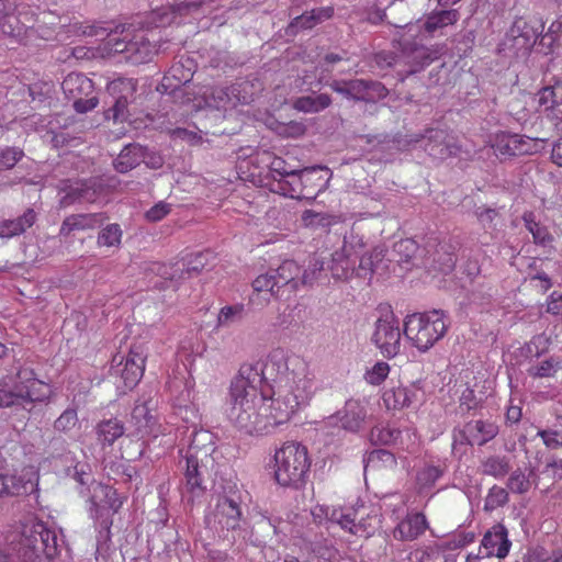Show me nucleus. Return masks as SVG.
<instances>
[{
  "mask_svg": "<svg viewBox=\"0 0 562 562\" xmlns=\"http://www.w3.org/2000/svg\"><path fill=\"white\" fill-rule=\"evenodd\" d=\"M260 383L270 389V408L280 424H284L308 405L315 393L314 375L300 358H286L281 349L272 350L263 362L254 363Z\"/></svg>",
  "mask_w": 562,
  "mask_h": 562,
  "instance_id": "1",
  "label": "nucleus"
},
{
  "mask_svg": "<svg viewBox=\"0 0 562 562\" xmlns=\"http://www.w3.org/2000/svg\"><path fill=\"white\" fill-rule=\"evenodd\" d=\"M258 372L254 363H244L229 386L228 418L247 435H267L281 425L270 408L268 392H259Z\"/></svg>",
  "mask_w": 562,
  "mask_h": 562,
  "instance_id": "2",
  "label": "nucleus"
},
{
  "mask_svg": "<svg viewBox=\"0 0 562 562\" xmlns=\"http://www.w3.org/2000/svg\"><path fill=\"white\" fill-rule=\"evenodd\" d=\"M206 522L232 544L245 543L249 537L248 522L240 502L234 496H220Z\"/></svg>",
  "mask_w": 562,
  "mask_h": 562,
  "instance_id": "3",
  "label": "nucleus"
},
{
  "mask_svg": "<svg viewBox=\"0 0 562 562\" xmlns=\"http://www.w3.org/2000/svg\"><path fill=\"white\" fill-rule=\"evenodd\" d=\"M448 326L446 313L432 310L407 315L403 333L414 347L420 352H426L446 335Z\"/></svg>",
  "mask_w": 562,
  "mask_h": 562,
  "instance_id": "4",
  "label": "nucleus"
},
{
  "mask_svg": "<svg viewBox=\"0 0 562 562\" xmlns=\"http://www.w3.org/2000/svg\"><path fill=\"white\" fill-rule=\"evenodd\" d=\"M311 467L307 449L297 442H286L274 453V479L283 487L300 488Z\"/></svg>",
  "mask_w": 562,
  "mask_h": 562,
  "instance_id": "5",
  "label": "nucleus"
},
{
  "mask_svg": "<svg viewBox=\"0 0 562 562\" xmlns=\"http://www.w3.org/2000/svg\"><path fill=\"white\" fill-rule=\"evenodd\" d=\"M254 85L248 80H240L231 86L207 87L203 92V100L207 108L227 111L238 104H249L254 101Z\"/></svg>",
  "mask_w": 562,
  "mask_h": 562,
  "instance_id": "6",
  "label": "nucleus"
},
{
  "mask_svg": "<svg viewBox=\"0 0 562 562\" xmlns=\"http://www.w3.org/2000/svg\"><path fill=\"white\" fill-rule=\"evenodd\" d=\"M199 459L196 457L184 458V479L181 490L182 498L188 503H194L202 497L207 484L212 482V474L215 468V459Z\"/></svg>",
  "mask_w": 562,
  "mask_h": 562,
  "instance_id": "7",
  "label": "nucleus"
},
{
  "mask_svg": "<svg viewBox=\"0 0 562 562\" xmlns=\"http://www.w3.org/2000/svg\"><path fill=\"white\" fill-rule=\"evenodd\" d=\"M363 248L364 241L361 236L353 233L345 235L341 247L331 254L327 265L331 277L336 280H348L355 277L356 263Z\"/></svg>",
  "mask_w": 562,
  "mask_h": 562,
  "instance_id": "8",
  "label": "nucleus"
},
{
  "mask_svg": "<svg viewBox=\"0 0 562 562\" xmlns=\"http://www.w3.org/2000/svg\"><path fill=\"white\" fill-rule=\"evenodd\" d=\"M329 88L356 102L374 103L389 94L383 83L368 79L333 80Z\"/></svg>",
  "mask_w": 562,
  "mask_h": 562,
  "instance_id": "9",
  "label": "nucleus"
},
{
  "mask_svg": "<svg viewBox=\"0 0 562 562\" xmlns=\"http://www.w3.org/2000/svg\"><path fill=\"white\" fill-rule=\"evenodd\" d=\"M145 359L144 346L134 345L126 357L115 356L113 358L110 374L113 378H120L123 387L131 390L137 385L144 374Z\"/></svg>",
  "mask_w": 562,
  "mask_h": 562,
  "instance_id": "10",
  "label": "nucleus"
},
{
  "mask_svg": "<svg viewBox=\"0 0 562 562\" xmlns=\"http://www.w3.org/2000/svg\"><path fill=\"white\" fill-rule=\"evenodd\" d=\"M401 336L398 318L387 311L375 322L372 341L384 357L393 358L401 350Z\"/></svg>",
  "mask_w": 562,
  "mask_h": 562,
  "instance_id": "11",
  "label": "nucleus"
},
{
  "mask_svg": "<svg viewBox=\"0 0 562 562\" xmlns=\"http://www.w3.org/2000/svg\"><path fill=\"white\" fill-rule=\"evenodd\" d=\"M155 395L156 393L153 390L143 393L132 411L131 423L135 427L136 435L140 438H157L159 435H164L161 426L158 425L156 417L151 414L157 405Z\"/></svg>",
  "mask_w": 562,
  "mask_h": 562,
  "instance_id": "12",
  "label": "nucleus"
},
{
  "mask_svg": "<svg viewBox=\"0 0 562 562\" xmlns=\"http://www.w3.org/2000/svg\"><path fill=\"white\" fill-rule=\"evenodd\" d=\"M542 30V24L535 26L519 18L513 23L506 33L503 45L505 49L509 50L516 57H526L537 43Z\"/></svg>",
  "mask_w": 562,
  "mask_h": 562,
  "instance_id": "13",
  "label": "nucleus"
},
{
  "mask_svg": "<svg viewBox=\"0 0 562 562\" xmlns=\"http://www.w3.org/2000/svg\"><path fill=\"white\" fill-rule=\"evenodd\" d=\"M137 81L133 78H117L108 85V91L113 97V105L105 112L106 119L124 122L130 117L128 104L135 99Z\"/></svg>",
  "mask_w": 562,
  "mask_h": 562,
  "instance_id": "14",
  "label": "nucleus"
},
{
  "mask_svg": "<svg viewBox=\"0 0 562 562\" xmlns=\"http://www.w3.org/2000/svg\"><path fill=\"white\" fill-rule=\"evenodd\" d=\"M498 425L492 420H470L462 428L453 430L452 449L458 446H484L498 435Z\"/></svg>",
  "mask_w": 562,
  "mask_h": 562,
  "instance_id": "15",
  "label": "nucleus"
},
{
  "mask_svg": "<svg viewBox=\"0 0 562 562\" xmlns=\"http://www.w3.org/2000/svg\"><path fill=\"white\" fill-rule=\"evenodd\" d=\"M397 43L401 65L408 67V75L422 71L425 67L429 66L435 59H437L435 50L418 44L415 41L401 37Z\"/></svg>",
  "mask_w": 562,
  "mask_h": 562,
  "instance_id": "16",
  "label": "nucleus"
},
{
  "mask_svg": "<svg viewBox=\"0 0 562 562\" xmlns=\"http://www.w3.org/2000/svg\"><path fill=\"white\" fill-rule=\"evenodd\" d=\"M78 32L86 36L100 37L103 43L102 52L106 55L122 54L127 61V48H130V41L116 37L115 35L124 32V26L116 25L113 27L111 24H88L80 25Z\"/></svg>",
  "mask_w": 562,
  "mask_h": 562,
  "instance_id": "17",
  "label": "nucleus"
},
{
  "mask_svg": "<svg viewBox=\"0 0 562 562\" xmlns=\"http://www.w3.org/2000/svg\"><path fill=\"white\" fill-rule=\"evenodd\" d=\"M146 272L155 276L156 280H150V282L159 290L170 288L176 290L182 280L190 279L182 259L170 265L151 262L146 268Z\"/></svg>",
  "mask_w": 562,
  "mask_h": 562,
  "instance_id": "18",
  "label": "nucleus"
},
{
  "mask_svg": "<svg viewBox=\"0 0 562 562\" xmlns=\"http://www.w3.org/2000/svg\"><path fill=\"white\" fill-rule=\"evenodd\" d=\"M537 142L517 134L502 133L496 135L492 145L497 157L531 155L537 151Z\"/></svg>",
  "mask_w": 562,
  "mask_h": 562,
  "instance_id": "19",
  "label": "nucleus"
},
{
  "mask_svg": "<svg viewBox=\"0 0 562 562\" xmlns=\"http://www.w3.org/2000/svg\"><path fill=\"white\" fill-rule=\"evenodd\" d=\"M19 383L14 386V396L23 403L44 402L49 396V387L34 376L31 369L18 373Z\"/></svg>",
  "mask_w": 562,
  "mask_h": 562,
  "instance_id": "20",
  "label": "nucleus"
},
{
  "mask_svg": "<svg viewBox=\"0 0 562 562\" xmlns=\"http://www.w3.org/2000/svg\"><path fill=\"white\" fill-rule=\"evenodd\" d=\"M183 445H187V452L184 458L196 457L199 459H214L215 452V437L205 429H199L196 426L187 427L186 436L182 438Z\"/></svg>",
  "mask_w": 562,
  "mask_h": 562,
  "instance_id": "21",
  "label": "nucleus"
},
{
  "mask_svg": "<svg viewBox=\"0 0 562 562\" xmlns=\"http://www.w3.org/2000/svg\"><path fill=\"white\" fill-rule=\"evenodd\" d=\"M213 0H210L212 2ZM209 3V0L181 2L175 5L161 7L150 12L147 23L150 26L162 27L176 22L178 16L198 11Z\"/></svg>",
  "mask_w": 562,
  "mask_h": 562,
  "instance_id": "22",
  "label": "nucleus"
},
{
  "mask_svg": "<svg viewBox=\"0 0 562 562\" xmlns=\"http://www.w3.org/2000/svg\"><path fill=\"white\" fill-rule=\"evenodd\" d=\"M510 547L512 542L508 539L506 527L502 524H496L484 535L480 552L484 551V557L486 558L496 557L504 559L508 555Z\"/></svg>",
  "mask_w": 562,
  "mask_h": 562,
  "instance_id": "23",
  "label": "nucleus"
},
{
  "mask_svg": "<svg viewBox=\"0 0 562 562\" xmlns=\"http://www.w3.org/2000/svg\"><path fill=\"white\" fill-rule=\"evenodd\" d=\"M367 416L366 404L359 400L351 398L345 403L342 409L337 412L335 416H330L329 420H339L342 429L358 432L363 427Z\"/></svg>",
  "mask_w": 562,
  "mask_h": 562,
  "instance_id": "24",
  "label": "nucleus"
},
{
  "mask_svg": "<svg viewBox=\"0 0 562 562\" xmlns=\"http://www.w3.org/2000/svg\"><path fill=\"white\" fill-rule=\"evenodd\" d=\"M102 192L101 184L97 180L76 182L66 187L65 195L60 199L61 206H69L76 202L92 203Z\"/></svg>",
  "mask_w": 562,
  "mask_h": 562,
  "instance_id": "25",
  "label": "nucleus"
},
{
  "mask_svg": "<svg viewBox=\"0 0 562 562\" xmlns=\"http://www.w3.org/2000/svg\"><path fill=\"white\" fill-rule=\"evenodd\" d=\"M447 138L448 136L445 131L429 128L425 135H422L424 149L437 159H446L457 153V146L450 144Z\"/></svg>",
  "mask_w": 562,
  "mask_h": 562,
  "instance_id": "26",
  "label": "nucleus"
},
{
  "mask_svg": "<svg viewBox=\"0 0 562 562\" xmlns=\"http://www.w3.org/2000/svg\"><path fill=\"white\" fill-rule=\"evenodd\" d=\"M420 389L416 384L386 389L382 400L387 409H403L418 400Z\"/></svg>",
  "mask_w": 562,
  "mask_h": 562,
  "instance_id": "27",
  "label": "nucleus"
},
{
  "mask_svg": "<svg viewBox=\"0 0 562 562\" xmlns=\"http://www.w3.org/2000/svg\"><path fill=\"white\" fill-rule=\"evenodd\" d=\"M334 16L333 7L315 8L305 11L301 15L295 16L288 25L286 32L295 35L300 31L311 30L314 26L331 19Z\"/></svg>",
  "mask_w": 562,
  "mask_h": 562,
  "instance_id": "28",
  "label": "nucleus"
},
{
  "mask_svg": "<svg viewBox=\"0 0 562 562\" xmlns=\"http://www.w3.org/2000/svg\"><path fill=\"white\" fill-rule=\"evenodd\" d=\"M428 528L424 514L407 515L395 528L394 537L402 541H413L423 535Z\"/></svg>",
  "mask_w": 562,
  "mask_h": 562,
  "instance_id": "29",
  "label": "nucleus"
},
{
  "mask_svg": "<svg viewBox=\"0 0 562 562\" xmlns=\"http://www.w3.org/2000/svg\"><path fill=\"white\" fill-rule=\"evenodd\" d=\"M37 221V213L27 207L22 215L12 220L0 221V238H13L24 234Z\"/></svg>",
  "mask_w": 562,
  "mask_h": 562,
  "instance_id": "30",
  "label": "nucleus"
},
{
  "mask_svg": "<svg viewBox=\"0 0 562 562\" xmlns=\"http://www.w3.org/2000/svg\"><path fill=\"white\" fill-rule=\"evenodd\" d=\"M105 217L102 213L72 214L67 216L60 226V235L68 236L75 231H89L100 227Z\"/></svg>",
  "mask_w": 562,
  "mask_h": 562,
  "instance_id": "31",
  "label": "nucleus"
},
{
  "mask_svg": "<svg viewBox=\"0 0 562 562\" xmlns=\"http://www.w3.org/2000/svg\"><path fill=\"white\" fill-rule=\"evenodd\" d=\"M270 270L280 291L288 289L294 292L300 288L301 267L296 261L284 260L277 269Z\"/></svg>",
  "mask_w": 562,
  "mask_h": 562,
  "instance_id": "32",
  "label": "nucleus"
},
{
  "mask_svg": "<svg viewBox=\"0 0 562 562\" xmlns=\"http://www.w3.org/2000/svg\"><path fill=\"white\" fill-rule=\"evenodd\" d=\"M148 153L139 144L126 145L113 161L114 169L121 173H126L145 161Z\"/></svg>",
  "mask_w": 562,
  "mask_h": 562,
  "instance_id": "33",
  "label": "nucleus"
},
{
  "mask_svg": "<svg viewBox=\"0 0 562 562\" xmlns=\"http://www.w3.org/2000/svg\"><path fill=\"white\" fill-rule=\"evenodd\" d=\"M91 516L98 515L100 507H109L113 512H117L123 502L117 497V493L114 488L103 485V484H94L93 485V494L90 497Z\"/></svg>",
  "mask_w": 562,
  "mask_h": 562,
  "instance_id": "34",
  "label": "nucleus"
},
{
  "mask_svg": "<svg viewBox=\"0 0 562 562\" xmlns=\"http://www.w3.org/2000/svg\"><path fill=\"white\" fill-rule=\"evenodd\" d=\"M157 54L156 44L143 34L135 35L130 41L127 48V61L134 65L149 61Z\"/></svg>",
  "mask_w": 562,
  "mask_h": 562,
  "instance_id": "35",
  "label": "nucleus"
},
{
  "mask_svg": "<svg viewBox=\"0 0 562 562\" xmlns=\"http://www.w3.org/2000/svg\"><path fill=\"white\" fill-rule=\"evenodd\" d=\"M16 548H21V553L25 557V561L36 562L43 554L40 549L42 541L38 536H35V524L27 530H24L21 536H13L12 540Z\"/></svg>",
  "mask_w": 562,
  "mask_h": 562,
  "instance_id": "36",
  "label": "nucleus"
},
{
  "mask_svg": "<svg viewBox=\"0 0 562 562\" xmlns=\"http://www.w3.org/2000/svg\"><path fill=\"white\" fill-rule=\"evenodd\" d=\"M271 191L291 199H306L302 180V169H294L293 175H289L285 179H278L277 182H272Z\"/></svg>",
  "mask_w": 562,
  "mask_h": 562,
  "instance_id": "37",
  "label": "nucleus"
},
{
  "mask_svg": "<svg viewBox=\"0 0 562 562\" xmlns=\"http://www.w3.org/2000/svg\"><path fill=\"white\" fill-rule=\"evenodd\" d=\"M61 88L69 100H74L79 97H89L94 90L92 80L78 72L69 74L64 79Z\"/></svg>",
  "mask_w": 562,
  "mask_h": 562,
  "instance_id": "38",
  "label": "nucleus"
},
{
  "mask_svg": "<svg viewBox=\"0 0 562 562\" xmlns=\"http://www.w3.org/2000/svg\"><path fill=\"white\" fill-rule=\"evenodd\" d=\"M323 170L324 168L319 166L302 169V180L306 193V199L314 200L319 192L325 190L329 177L324 178L322 175H319V172ZM325 170L328 171L327 168H325Z\"/></svg>",
  "mask_w": 562,
  "mask_h": 562,
  "instance_id": "39",
  "label": "nucleus"
},
{
  "mask_svg": "<svg viewBox=\"0 0 562 562\" xmlns=\"http://www.w3.org/2000/svg\"><path fill=\"white\" fill-rule=\"evenodd\" d=\"M510 461L507 456L491 454L481 460L480 471L494 479H503L510 472Z\"/></svg>",
  "mask_w": 562,
  "mask_h": 562,
  "instance_id": "40",
  "label": "nucleus"
},
{
  "mask_svg": "<svg viewBox=\"0 0 562 562\" xmlns=\"http://www.w3.org/2000/svg\"><path fill=\"white\" fill-rule=\"evenodd\" d=\"M32 483L22 476L9 473H0V497H13L29 492Z\"/></svg>",
  "mask_w": 562,
  "mask_h": 562,
  "instance_id": "41",
  "label": "nucleus"
},
{
  "mask_svg": "<svg viewBox=\"0 0 562 562\" xmlns=\"http://www.w3.org/2000/svg\"><path fill=\"white\" fill-rule=\"evenodd\" d=\"M448 470L446 461H431L425 463V465L417 472V483L422 488H429L443 475Z\"/></svg>",
  "mask_w": 562,
  "mask_h": 562,
  "instance_id": "42",
  "label": "nucleus"
},
{
  "mask_svg": "<svg viewBox=\"0 0 562 562\" xmlns=\"http://www.w3.org/2000/svg\"><path fill=\"white\" fill-rule=\"evenodd\" d=\"M331 104V98L327 93L303 95L294 100L295 110L304 113H318Z\"/></svg>",
  "mask_w": 562,
  "mask_h": 562,
  "instance_id": "43",
  "label": "nucleus"
},
{
  "mask_svg": "<svg viewBox=\"0 0 562 562\" xmlns=\"http://www.w3.org/2000/svg\"><path fill=\"white\" fill-rule=\"evenodd\" d=\"M124 425L116 418L102 420L97 426L98 441L103 446H112L116 439L123 436Z\"/></svg>",
  "mask_w": 562,
  "mask_h": 562,
  "instance_id": "44",
  "label": "nucleus"
},
{
  "mask_svg": "<svg viewBox=\"0 0 562 562\" xmlns=\"http://www.w3.org/2000/svg\"><path fill=\"white\" fill-rule=\"evenodd\" d=\"M359 509L360 514L356 522L357 533L355 535L360 537H370L380 527V515L374 509L369 512H367L364 507Z\"/></svg>",
  "mask_w": 562,
  "mask_h": 562,
  "instance_id": "45",
  "label": "nucleus"
},
{
  "mask_svg": "<svg viewBox=\"0 0 562 562\" xmlns=\"http://www.w3.org/2000/svg\"><path fill=\"white\" fill-rule=\"evenodd\" d=\"M532 476V470H529V472L526 473V471L518 468L510 472L506 482V487L514 494H527L533 484L531 480Z\"/></svg>",
  "mask_w": 562,
  "mask_h": 562,
  "instance_id": "46",
  "label": "nucleus"
},
{
  "mask_svg": "<svg viewBox=\"0 0 562 562\" xmlns=\"http://www.w3.org/2000/svg\"><path fill=\"white\" fill-rule=\"evenodd\" d=\"M245 317L244 304H233L223 306L216 318V329L228 328L235 324L240 323Z\"/></svg>",
  "mask_w": 562,
  "mask_h": 562,
  "instance_id": "47",
  "label": "nucleus"
},
{
  "mask_svg": "<svg viewBox=\"0 0 562 562\" xmlns=\"http://www.w3.org/2000/svg\"><path fill=\"white\" fill-rule=\"evenodd\" d=\"M525 227L532 235L533 243L541 246H547L553 240L552 235L548 228L536 221V216L532 212H526L522 215Z\"/></svg>",
  "mask_w": 562,
  "mask_h": 562,
  "instance_id": "48",
  "label": "nucleus"
},
{
  "mask_svg": "<svg viewBox=\"0 0 562 562\" xmlns=\"http://www.w3.org/2000/svg\"><path fill=\"white\" fill-rule=\"evenodd\" d=\"M459 19L457 10H440L430 13L425 22V30L427 32H435L439 29L454 24Z\"/></svg>",
  "mask_w": 562,
  "mask_h": 562,
  "instance_id": "49",
  "label": "nucleus"
},
{
  "mask_svg": "<svg viewBox=\"0 0 562 562\" xmlns=\"http://www.w3.org/2000/svg\"><path fill=\"white\" fill-rule=\"evenodd\" d=\"M35 536L40 537L42 541L40 549H42L46 558H52L57 553V536L53 530L48 529L44 522L35 524Z\"/></svg>",
  "mask_w": 562,
  "mask_h": 562,
  "instance_id": "50",
  "label": "nucleus"
},
{
  "mask_svg": "<svg viewBox=\"0 0 562 562\" xmlns=\"http://www.w3.org/2000/svg\"><path fill=\"white\" fill-rule=\"evenodd\" d=\"M538 103L546 111L562 103V82L547 86L538 92Z\"/></svg>",
  "mask_w": 562,
  "mask_h": 562,
  "instance_id": "51",
  "label": "nucleus"
},
{
  "mask_svg": "<svg viewBox=\"0 0 562 562\" xmlns=\"http://www.w3.org/2000/svg\"><path fill=\"white\" fill-rule=\"evenodd\" d=\"M360 514V509L348 508V509H333L329 514V520L338 524L342 529L350 533H357L356 522Z\"/></svg>",
  "mask_w": 562,
  "mask_h": 562,
  "instance_id": "52",
  "label": "nucleus"
},
{
  "mask_svg": "<svg viewBox=\"0 0 562 562\" xmlns=\"http://www.w3.org/2000/svg\"><path fill=\"white\" fill-rule=\"evenodd\" d=\"M561 369V360L558 357H550L537 364L531 366L527 372L533 379L553 378Z\"/></svg>",
  "mask_w": 562,
  "mask_h": 562,
  "instance_id": "53",
  "label": "nucleus"
},
{
  "mask_svg": "<svg viewBox=\"0 0 562 562\" xmlns=\"http://www.w3.org/2000/svg\"><path fill=\"white\" fill-rule=\"evenodd\" d=\"M0 31L3 35L10 36L21 43L24 35L27 33V27L20 22L14 13H9L4 19L0 20Z\"/></svg>",
  "mask_w": 562,
  "mask_h": 562,
  "instance_id": "54",
  "label": "nucleus"
},
{
  "mask_svg": "<svg viewBox=\"0 0 562 562\" xmlns=\"http://www.w3.org/2000/svg\"><path fill=\"white\" fill-rule=\"evenodd\" d=\"M364 469L372 468L378 470L380 468H394L396 465V459L392 452L385 449H375L369 452L364 459Z\"/></svg>",
  "mask_w": 562,
  "mask_h": 562,
  "instance_id": "55",
  "label": "nucleus"
},
{
  "mask_svg": "<svg viewBox=\"0 0 562 562\" xmlns=\"http://www.w3.org/2000/svg\"><path fill=\"white\" fill-rule=\"evenodd\" d=\"M479 222L492 238L499 232V215L496 210L490 207H477L475 211Z\"/></svg>",
  "mask_w": 562,
  "mask_h": 562,
  "instance_id": "56",
  "label": "nucleus"
},
{
  "mask_svg": "<svg viewBox=\"0 0 562 562\" xmlns=\"http://www.w3.org/2000/svg\"><path fill=\"white\" fill-rule=\"evenodd\" d=\"M509 501L508 491L505 487L493 485L485 497L484 509L493 512L494 509L504 506Z\"/></svg>",
  "mask_w": 562,
  "mask_h": 562,
  "instance_id": "57",
  "label": "nucleus"
},
{
  "mask_svg": "<svg viewBox=\"0 0 562 562\" xmlns=\"http://www.w3.org/2000/svg\"><path fill=\"white\" fill-rule=\"evenodd\" d=\"M400 436L401 431L390 426H375L370 432L371 441L382 445L395 443Z\"/></svg>",
  "mask_w": 562,
  "mask_h": 562,
  "instance_id": "58",
  "label": "nucleus"
},
{
  "mask_svg": "<svg viewBox=\"0 0 562 562\" xmlns=\"http://www.w3.org/2000/svg\"><path fill=\"white\" fill-rule=\"evenodd\" d=\"M192 60L187 58L184 61L180 60L171 66L169 70V76H166L164 79L169 80L170 77L176 79L179 85L187 83L191 80L193 76L192 71Z\"/></svg>",
  "mask_w": 562,
  "mask_h": 562,
  "instance_id": "59",
  "label": "nucleus"
},
{
  "mask_svg": "<svg viewBox=\"0 0 562 562\" xmlns=\"http://www.w3.org/2000/svg\"><path fill=\"white\" fill-rule=\"evenodd\" d=\"M122 229L119 224L106 225L98 235V245L116 247L121 244Z\"/></svg>",
  "mask_w": 562,
  "mask_h": 562,
  "instance_id": "60",
  "label": "nucleus"
},
{
  "mask_svg": "<svg viewBox=\"0 0 562 562\" xmlns=\"http://www.w3.org/2000/svg\"><path fill=\"white\" fill-rule=\"evenodd\" d=\"M210 251L196 252L187 258H183L184 266L187 268V276L189 278L196 277L207 265Z\"/></svg>",
  "mask_w": 562,
  "mask_h": 562,
  "instance_id": "61",
  "label": "nucleus"
},
{
  "mask_svg": "<svg viewBox=\"0 0 562 562\" xmlns=\"http://www.w3.org/2000/svg\"><path fill=\"white\" fill-rule=\"evenodd\" d=\"M252 288L256 292H268L276 297L281 295V291L276 283L271 270L267 271L263 274L258 276L252 281Z\"/></svg>",
  "mask_w": 562,
  "mask_h": 562,
  "instance_id": "62",
  "label": "nucleus"
},
{
  "mask_svg": "<svg viewBox=\"0 0 562 562\" xmlns=\"http://www.w3.org/2000/svg\"><path fill=\"white\" fill-rule=\"evenodd\" d=\"M325 269V262L324 260L319 258H313L310 261V265L306 269L303 271L301 270L300 274V283L301 285H311L313 284L317 279L318 276L322 273V271Z\"/></svg>",
  "mask_w": 562,
  "mask_h": 562,
  "instance_id": "63",
  "label": "nucleus"
},
{
  "mask_svg": "<svg viewBox=\"0 0 562 562\" xmlns=\"http://www.w3.org/2000/svg\"><path fill=\"white\" fill-rule=\"evenodd\" d=\"M302 222L306 227H327L331 225L333 217L327 213L305 210L302 214Z\"/></svg>",
  "mask_w": 562,
  "mask_h": 562,
  "instance_id": "64",
  "label": "nucleus"
}]
</instances>
